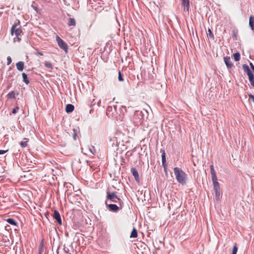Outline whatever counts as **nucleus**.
Instances as JSON below:
<instances>
[{
	"mask_svg": "<svg viewBox=\"0 0 254 254\" xmlns=\"http://www.w3.org/2000/svg\"><path fill=\"white\" fill-rule=\"evenodd\" d=\"M20 25V21L16 20L14 24H13L11 29V34L12 35H15V37L14 38V41L19 42L21 41V37L23 33L21 27L19 26Z\"/></svg>",
	"mask_w": 254,
	"mask_h": 254,
	"instance_id": "obj_1",
	"label": "nucleus"
},
{
	"mask_svg": "<svg viewBox=\"0 0 254 254\" xmlns=\"http://www.w3.org/2000/svg\"><path fill=\"white\" fill-rule=\"evenodd\" d=\"M174 174L177 181L182 185H185L186 183L187 175L185 172L178 167L174 169Z\"/></svg>",
	"mask_w": 254,
	"mask_h": 254,
	"instance_id": "obj_2",
	"label": "nucleus"
},
{
	"mask_svg": "<svg viewBox=\"0 0 254 254\" xmlns=\"http://www.w3.org/2000/svg\"><path fill=\"white\" fill-rule=\"evenodd\" d=\"M107 199L106 200L105 203L108 204L109 201L111 202L118 203L119 202L120 206L122 207V205L123 204V201L119 198L116 195V192L107 193Z\"/></svg>",
	"mask_w": 254,
	"mask_h": 254,
	"instance_id": "obj_3",
	"label": "nucleus"
},
{
	"mask_svg": "<svg viewBox=\"0 0 254 254\" xmlns=\"http://www.w3.org/2000/svg\"><path fill=\"white\" fill-rule=\"evenodd\" d=\"M210 172L212 177V180L213 181V188L214 190H219V184L218 182L217 178L216 176V174L215 171L214 169V167L213 165L210 166Z\"/></svg>",
	"mask_w": 254,
	"mask_h": 254,
	"instance_id": "obj_4",
	"label": "nucleus"
},
{
	"mask_svg": "<svg viewBox=\"0 0 254 254\" xmlns=\"http://www.w3.org/2000/svg\"><path fill=\"white\" fill-rule=\"evenodd\" d=\"M243 68L245 72L247 73V75L249 77V79L250 82L252 85V86L254 87V75L252 72V71L249 68L248 65L246 64H244L243 65Z\"/></svg>",
	"mask_w": 254,
	"mask_h": 254,
	"instance_id": "obj_5",
	"label": "nucleus"
},
{
	"mask_svg": "<svg viewBox=\"0 0 254 254\" xmlns=\"http://www.w3.org/2000/svg\"><path fill=\"white\" fill-rule=\"evenodd\" d=\"M56 41L58 46L63 49L66 53L68 52V46L59 36L56 37Z\"/></svg>",
	"mask_w": 254,
	"mask_h": 254,
	"instance_id": "obj_6",
	"label": "nucleus"
},
{
	"mask_svg": "<svg viewBox=\"0 0 254 254\" xmlns=\"http://www.w3.org/2000/svg\"><path fill=\"white\" fill-rule=\"evenodd\" d=\"M181 5L183 11L185 12H188L190 8V0H181Z\"/></svg>",
	"mask_w": 254,
	"mask_h": 254,
	"instance_id": "obj_7",
	"label": "nucleus"
},
{
	"mask_svg": "<svg viewBox=\"0 0 254 254\" xmlns=\"http://www.w3.org/2000/svg\"><path fill=\"white\" fill-rule=\"evenodd\" d=\"M224 61L225 63L228 68H230L233 66V64L231 61L230 58L228 56L224 57Z\"/></svg>",
	"mask_w": 254,
	"mask_h": 254,
	"instance_id": "obj_8",
	"label": "nucleus"
},
{
	"mask_svg": "<svg viewBox=\"0 0 254 254\" xmlns=\"http://www.w3.org/2000/svg\"><path fill=\"white\" fill-rule=\"evenodd\" d=\"M54 218L57 220L58 223L60 225L62 224V220L59 212L57 210H54Z\"/></svg>",
	"mask_w": 254,
	"mask_h": 254,
	"instance_id": "obj_9",
	"label": "nucleus"
},
{
	"mask_svg": "<svg viewBox=\"0 0 254 254\" xmlns=\"http://www.w3.org/2000/svg\"><path fill=\"white\" fill-rule=\"evenodd\" d=\"M108 206V208L113 212H116L119 210V207L117 205L114 204H106Z\"/></svg>",
	"mask_w": 254,
	"mask_h": 254,
	"instance_id": "obj_10",
	"label": "nucleus"
},
{
	"mask_svg": "<svg viewBox=\"0 0 254 254\" xmlns=\"http://www.w3.org/2000/svg\"><path fill=\"white\" fill-rule=\"evenodd\" d=\"M131 172L135 180L138 182L139 181V177L137 170L135 168H132L131 169Z\"/></svg>",
	"mask_w": 254,
	"mask_h": 254,
	"instance_id": "obj_11",
	"label": "nucleus"
},
{
	"mask_svg": "<svg viewBox=\"0 0 254 254\" xmlns=\"http://www.w3.org/2000/svg\"><path fill=\"white\" fill-rule=\"evenodd\" d=\"M24 63L23 62H18L16 64L17 69L20 71H22L24 69Z\"/></svg>",
	"mask_w": 254,
	"mask_h": 254,
	"instance_id": "obj_12",
	"label": "nucleus"
},
{
	"mask_svg": "<svg viewBox=\"0 0 254 254\" xmlns=\"http://www.w3.org/2000/svg\"><path fill=\"white\" fill-rule=\"evenodd\" d=\"M74 109V107L73 105L68 104L66 105L65 107V112L67 113L72 112Z\"/></svg>",
	"mask_w": 254,
	"mask_h": 254,
	"instance_id": "obj_13",
	"label": "nucleus"
},
{
	"mask_svg": "<svg viewBox=\"0 0 254 254\" xmlns=\"http://www.w3.org/2000/svg\"><path fill=\"white\" fill-rule=\"evenodd\" d=\"M161 152H162V165L164 167H165V166L166 165V156H165L166 154H165V150H161Z\"/></svg>",
	"mask_w": 254,
	"mask_h": 254,
	"instance_id": "obj_14",
	"label": "nucleus"
},
{
	"mask_svg": "<svg viewBox=\"0 0 254 254\" xmlns=\"http://www.w3.org/2000/svg\"><path fill=\"white\" fill-rule=\"evenodd\" d=\"M249 24L252 30H253L254 29V16L253 15L250 17Z\"/></svg>",
	"mask_w": 254,
	"mask_h": 254,
	"instance_id": "obj_15",
	"label": "nucleus"
},
{
	"mask_svg": "<svg viewBox=\"0 0 254 254\" xmlns=\"http://www.w3.org/2000/svg\"><path fill=\"white\" fill-rule=\"evenodd\" d=\"M68 26H74L76 25L75 20L73 18H69L67 23Z\"/></svg>",
	"mask_w": 254,
	"mask_h": 254,
	"instance_id": "obj_16",
	"label": "nucleus"
},
{
	"mask_svg": "<svg viewBox=\"0 0 254 254\" xmlns=\"http://www.w3.org/2000/svg\"><path fill=\"white\" fill-rule=\"evenodd\" d=\"M137 237V232L135 228H133L130 235V238H135Z\"/></svg>",
	"mask_w": 254,
	"mask_h": 254,
	"instance_id": "obj_17",
	"label": "nucleus"
},
{
	"mask_svg": "<svg viewBox=\"0 0 254 254\" xmlns=\"http://www.w3.org/2000/svg\"><path fill=\"white\" fill-rule=\"evenodd\" d=\"M7 98L8 99H14L15 98V93L14 91H12L10 92L7 95Z\"/></svg>",
	"mask_w": 254,
	"mask_h": 254,
	"instance_id": "obj_18",
	"label": "nucleus"
},
{
	"mask_svg": "<svg viewBox=\"0 0 254 254\" xmlns=\"http://www.w3.org/2000/svg\"><path fill=\"white\" fill-rule=\"evenodd\" d=\"M22 76L23 81L26 84H28L29 83V81L28 80L27 74L25 73H23L22 74Z\"/></svg>",
	"mask_w": 254,
	"mask_h": 254,
	"instance_id": "obj_19",
	"label": "nucleus"
},
{
	"mask_svg": "<svg viewBox=\"0 0 254 254\" xmlns=\"http://www.w3.org/2000/svg\"><path fill=\"white\" fill-rule=\"evenodd\" d=\"M6 221L7 223H8L9 224L12 225H14V226H16L17 223L16 222H15V221L13 219H12V218H8L6 220Z\"/></svg>",
	"mask_w": 254,
	"mask_h": 254,
	"instance_id": "obj_20",
	"label": "nucleus"
},
{
	"mask_svg": "<svg viewBox=\"0 0 254 254\" xmlns=\"http://www.w3.org/2000/svg\"><path fill=\"white\" fill-rule=\"evenodd\" d=\"M233 56L235 61H239L240 60V54L239 53H235Z\"/></svg>",
	"mask_w": 254,
	"mask_h": 254,
	"instance_id": "obj_21",
	"label": "nucleus"
},
{
	"mask_svg": "<svg viewBox=\"0 0 254 254\" xmlns=\"http://www.w3.org/2000/svg\"><path fill=\"white\" fill-rule=\"evenodd\" d=\"M25 140L22 141L20 142V145L22 147H25L27 145V142L28 141V139L24 138Z\"/></svg>",
	"mask_w": 254,
	"mask_h": 254,
	"instance_id": "obj_22",
	"label": "nucleus"
},
{
	"mask_svg": "<svg viewBox=\"0 0 254 254\" xmlns=\"http://www.w3.org/2000/svg\"><path fill=\"white\" fill-rule=\"evenodd\" d=\"M207 34L208 38L212 39L214 38V35L213 34V33L212 32L211 30L210 29H208Z\"/></svg>",
	"mask_w": 254,
	"mask_h": 254,
	"instance_id": "obj_23",
	"label": "nucleus"
},
{
	"mask_svg": "<svg viewBox=\"0 0 254 254\" xmlns=\"http://www.w3.org/2000/svg\"><path fill=\"white\" fill-rule=\"evenodd\" d=\"M237 252H238V247L237 246V245L235 244L233 247L232 254H237Z\"/></svg>",
	"mask_w": 254,
	"mask_h": 254,
	"instance_id": "obj_24",
	"label": "nucleus"
},
{
	"mask_svg": "<svg viewBox=\"0 0 254 254\" xmlns=\"http://www.w3.org/2000/svg\"><path fill=\"white\" fill-rule=\"evenodd\" d=\"M45 66L49 68H52V64L49 62H45Z\"/></svg>",
	"mask_w": 254,
	"mask_h": 254,
	"instance_id": "obj_25",
	"label": "nucleus"
},
{
	"mask_svg": "<svg viewBox=\"0 0 254 254\" xmlns=\"http://www.w3.org/2000/svg\"><path fill=\"white\" fill-rule=\"evenodd\" d=\"M215 192V196L217 200L219 199L220 198V191L219 190H214Z\"/></svg>",
	"mask_w": 254,
	"mask_h": 254,
	"instance_id": "obj_26",
	"label": "nucleus"
},
{
	"mask_svg": "<svg viewBox=\"0 0 254 254\" xmlns=\"http://www.w3.org/2000/svg\"><path fill=\"white\" fill-rule=\"evenodd\" d=\"M43 251H44L43 246L42 245H40L39 247V254H42V253L43 252Z\"/></svg>",
	"mask_w": 254,
	"mask_h": 254,
	"instance_id": "obj_27",
	"label": "nucleus"
},
{
	"mask_svg": "<svg viewBox=\"0 0 254 254\" xmlns=\"http://www.w3.org/2000/svg\"><path fill=\"white\" fill-rule=\"evenodd\" d=\"M118 79L120 81H123L124 80L122 74L120 71L119 72Z\"/></svg>",
	"mask_w": 254,
	"mask_h": 254,
	"instance_id": "obj_28",
	"label": "nucleus"
},
{
	"mask_svg": "<svg viewBox=\"0 0 254 254\" xmlns=\"http://www.w3.org/2000/svg\"><path fill=\"white\" fill-rule=\"evenodd\" d=\"M19 110V107H15L13 110H12V113L14 114H16V113H17V112Z\"/></svg>",
	"mask_w": 254,
	"mask_h": 254,
	"instance_id": "obj_29",
	"label": "nucleus"
},
{
	"mask_svg": "<svg viewBox=\"0 0 254 254\" xmlns=\"http://www.w3.org/2000/svg\"><path fill=\"white\" fill-rule=\"evenodd\" d=\"M249 100H252L254 102V96L251 94H249Z\"/></svg>",
	"mask_w": 254,
	"mask_h": 254,
	"instance_id": "obj_30",
	"label": "nucleus"
},
{
	"mask_svg": "<svg viewBox=\"0 0 254 254\" xmlns=\"http://www.w3.org/2000/svg\"><path fill=\"white\" fill-rule=\"evenodd\" d=\"M7 65L10 64L12 62L11 58L10 57H8L7 58Z\"/></svg>",
	"mask_w": 254,
	"mask_h": 254,
	"instance_id": "obj_31",
	"label": "nucleus"
},
{
	"mask_svg": "<svg viewBox=\"0 0 254 254\" xmlns=\"http://www.w3.org/2000/svg\"><path fill=\"white\" fill-rule=\"evenodd\" d=\"M6 151V150H0V155L4 154Z\"/></svg>",
	"mask_w": 254,
	"mask_h": 254,
	"instance_id": "obj_32",
	"label": "nucleus"
},
{
	"mask_svg": "<svg viewBox=\"0 0 254 254\" xmlns=\"http://www.w3.org/2000/svg\"><path fill=\"white\" fill-rule=\"evenodd\" d=\"M36 54L37 55H40V56H43V53L42 52H39V51L37 52Z\"/></svg>",
	"mask_w": 254,
	"mask_h": 254,
	"instance_id": "obj_33",
	"label": "nucleus"
},
{
	"mask_svg": "<svg viewBox=\"0 0 254 254\" xmlns=\"http://www.w3.org/2000/svg\"><path fill=\"white\" fill-rule=\"evenodd\" d=\"M64 251H65L66 253H67L68 252V250H65L64 249Z\"/></svg>",
	"mask_w": 254,
	"mask_h": 254,
	"instance_id": "obj_34",
	"label": "nucleus"
},
{
	"mask_svg": "<svg viewBox=\"0 0 254 254\" xmlns=\"http://www.w3.org/2000/svg\"><path fill=\"white\" fill-rule=\"evenodd\" d=\"M233 35H234V36L236 37V34L235 33H234V32L233 33Z\"/></svg>",
	"mask_w": 254,
	"mask_h": 254,
	"instance_id": "obj_35",
	"label": "nucleus"
},
{
	"mask_svg": "<svg viewBox=\"0 0 254 254\" xmlns=\"http://www.w3.org/2000/svg\"><path fill=\"white\" fill-rule=\"evenodd\" d=\"M100 102H101L100 101H99V102H98V105L99 106V104H100Z\"/></svg>",
	"mask_w": 254,
	"mask_h": 254,
	"instance_id": "obj_36",
	"label": "nucleus"
}]
</instances>
